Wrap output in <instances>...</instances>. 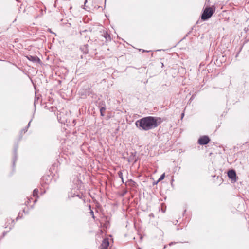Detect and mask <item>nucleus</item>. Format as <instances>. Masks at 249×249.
Here are the masks:
<instances>
[{
    "label": "nucleus",
    "mask_w": 249,
    "mask_h": 249,
    "mask_svg": "<svg viewBox=\"0 0 249 249\" xmlns=\"http://www.w3.org/2000/svg\"><path fill=\"white\" fill-rule=\"evenodd\" d=\"M162 122L160 117L146 116L137 120L135 124L139 130L146 131L157 127Z\"/></svg>",
    "instance_id": "obj_1"
},
{
    "label": "nucleus",
    "mask_w": 249,
    "mask_h": 249,
    "mask_svg": "<svg viewBox=\"0 0 249 249\" xmlns=\"http://www.w3.org/2000/svg\"><path fill=\"white\" fill-rule=\"evenodd\" d=\"M215 12L214 7H207L201 15V19L205 21L210 18Z\"/></svg>",
    "instance_id": "obj_2"
},
{
    "label": "nucleus",
    "mask_w": 249,
    "mask_h": 249,
    "mask_svg": "<svg viewBox=\"0 0 249 249\" xmlns=\"http://www.w3.org/2000/svg\"><path fill=\"white\" fill-rule=\"evenodd\" d=\"M210 141V139L208 136L204 135L199 138L198 140V143L200 145H206L208 144Z\"/></svg>",
    "instance_id": "obj_3"
},
{
    "label": "nucleus",
    "mask_w": 249,
    "mask_h": 249,
    "mask_svg": "<svg viewBox=\"0 0 249 249\" xmlns=\"http://www.w3.org/2000/svg\"><path fill=\"white\" fill-rule=\"evenodd\" d=\"M138 160V158L136 156V152H131L130 155L128 158V161L129 162H133L135 163Z\"/></svg>",
    "instance_id": "obj_4"
},
{
    "label": "nucleus",
    "mask_w": 249,
    "mask_h": 249,
    "mask_svg": "<svg viewBox=\"0 0 249 249\" xmlns=\"http://www.w3.org/2000/svg\"><path fill=\"white\" fill-rule=\"evenodd\" d=\"M109 245V242L108 238H105L102 240L100 249H108Z\"/></svg>",
    "instance_id": "obj_5"
},
{
    "label": "nucleus",
    "mask_w": 249,
    "mask_h": 249,
    "mask_svg": "<svg viewBox=\"0 0 249 249\" xmlns=\"http://www.w3.org/2000/svg\"><path fill=\"white\" fill-rule=\"evenodd\" d=\"M228 176L230 179L232 180H235L236 177L235 171L234 170H229L228 172Z\"/></svg>",
    "instance_id": "obj_6"
},
{
    "label": "nucleus",
    "mask_w": 249,
    "mask_h": 249,
    "mask_svg": "<svg viewBox=\"0 0 249 249\" xmlns=\"http://www.w3.org/2000/svg\"><path fill=\"white\" fill-rule=\"evenodd\" d=\"M28 60L33 62L39 61L40 59L36 56L29 55L27 56Z\"/></svg>",
    "instance_id": "obj_7"
},
{
    "label": "nucleus",
    "mask_w": 249,
    "mask_h": 249,
    "mask_svg": "<svg viewBox=\"0 0 249 249\" xmlns=\"http://www.w3.org/2000/svg\"><path fill=\"white\" fill-rule=\"evenodd\" d=\"M17 149H18V146H16L15 147L14 150V157H13V166L15 165V162L17 159Z\"/></svg>",
    "instance_id": "obj_8"
},
{
    "label": "nucleus",
    "mask_w": 249,
    "mask_h": 249,
    "mask_svg": "<svg viewBox=\"0 0 249 249\" xmlns=\"http://www.w3.org/2000/svg\"><path fill=\"white\" fill-rule=\"evenodd\" d=\"M80 49L84 53L87 54L89 52L88 44L84 45L80 47Z\"/></svg>",
    "instance_id": "obj_9"
},
{
    "label": "nucleus",
    "mask_w": 249,
    "mask_h": 249,
    "mask_svg": "<svg viewBox=\"0 0 249 249\" xmlns=\"http://www.w3.org/2000/svg\"><path fill=\"white\" fill-rule=\"evenodd\" d=\"M69 197H74L75 196L79 197L80 198H81V196L78 193H73L72 191L71 192L70 194H69Z\"/></svg>",
    "instance_id": "obj_10"
},
{
    "label": "nucleus",
    "mask_w": 249,
    "mask_h": 249,
    "mask_svg": "<svg viewBox=\"0 0 249 249\" xmlns=\"http://www.w3.org/2000/svg\"><path fill=\"white\" fill-rule=\"evenodd\" d=\"M104 36L106 39V40H111V37L109 34H108L107 32H105L104 33Z\"/></svg>",
    "instance_id": "obj_11"
},
{
    "label": "nucleus",
    "mask_w": 249,
    "mask_h": 249,
    "mask_svg": "<svg viewBox=\"0 0 249 249\" xmlns=\"http://www.w3.org/2000/svg\"><path fill=\"white\" fill-rule=\"evenodd\" d=\"M31 121H32V120H31L29 121V122L28 123V124H27V126L21 130V133H22V132L25 133L27 131L28 128L30 126V124H31Z\"/></svg>",
    "instance_id": "obj_12"
},
{
    "label": "nucleus",
    "mask_w": 249,
    "mask_h": 249,
    "mask_svg": "<svg viewBox=\"0 0 249 249\" xmlns=\"http://www.w3.org/2000/svg\"><path fill=\"white\" fill-rule=\"evenodd\" d=\"M130 185L132 187H136L137 183L132 179L129 180Z\"/></svg>",
    "instance_id": "obj_13"
},
{
    "label": "nucleus",
    "mask_w": 249,
    "mask_h": 249,
    "mask_svg": "<svg viewBox=\"0 0 249 249\" xmlns=\"http://www.w3.org/2000/svg\"><path fill=\"white\" fill-rule=\"evenodd\" d=\"M38 190L37 189H35L33 192V196L34 197H38Z\"/></svg>",
    "instance_id": "obj_14"
},
{
    "label": "nucleus",
    "mask_w": 249,
    "mask_h": 249,
    "mask_svg": "<svg viewBox=\"0 0 249 249\" xmlns=\"http://www.w3.org/2000/svg\"><path fill=\"white\" fill-rule=\"evenodd\" d=\"M106 110V108L105 107H102L100 109V112L101 115L104 116L105 115V112Z\"/></svg>",
    "instance_id": "obj_15"
},
{
    "label": "nucleus",
    "mask_w": 249,
    "mask_h": 249,
    "mask_svg": "<svg viewBox=\"0 0 249 249\" xmlns=\"http://www.w3.org/2000/svg\"><path fill=\"white\" fill-rule=\"evenodd\" d=\"M164 178H165V173H163L159 178L158 179V180L157 181V182L156 183V184H157L158 182L163 180Z\"/></svg>",
    "instance_id": "obj_16"
},
{
    "label": "nucleus",
    "mask_w": 249,
    "mask_h": 249,
    "mask_svg": "<svg viewBox=\"0 0 249 249\" xmlns=\"http://www.w3.org/2000/svg\"><path fill=\"white\" fill-rule=\"evenodd\" d=\"M118 175L119 177L120 178H121L122 182H124V179H123V176L122 172L121 171L118 172Z\"/></svg>",
    "instance_id": "obj_17"
},
{
    "label": "nucleus",
    "mask_w": 249,
    "mask_h": 249,
    "mask_svg": "<svg viewBox=\"0 0 249 249\" xmlns=\"http://www.w3.org/2000/svg\"><path fill=\"white\" fill-rule=\"evenodd\" d=\"M195 96H196V94L195 93L193 94L192 96H191V97L190 98L189 101H192L195 98Z\"/></svg>",
    "instance_id": "obj_18"
},
{
    "label": "nucleus",
    "mask_w": 249,
    "mask_h": 249,
    "mask_svg": "<svg viewBox=\"0 0 249 249\" xmlns=\"http://www.w3.org/2000/svg\"><path fill=\"white\" fill-rule=\"evenodd\" d=\"M90 214L92 216V217L93 218H94V212L93 211L91 210V211L90 212Z\"/></svg>",
    "instance_id": "obj_19"
},
{
    "label": "nucleus",
    "mask_w": 249,
    "mask_h": 249,
    "mask_svg": "<svg viewBox=\"0 0 249 249\" xmlns=\"http://www.w3.org/2000/svg\"><path fill=\"white\" fill-rule=\"evenodd\" d=\"M150 217H154V214L153 213H151L149 214Z\"/></svg>",
    "instance_id": "obj_20"
},
{
    "label": "nucleus",
    "mask_w": 249,
    "mask_h": 249,
    "mask_svg": "<svg viewBox=\"0 0 249 249\" xmlns=\"http://www.w3.org/2000/svg\"><path fill=\"white\" fill-rule=\"evenodd\" d=\"M29 201H31L30 199H28V200L27 202H25V205H27L28 204Z\"/></svg>",
    "instance_id": "obj_21"
},
{
    "label": "nucleus",
    "mask_w": 249,
    "mask_h": 249,
    "mask_svg": "<svg viewBox=\"0 0 249 249\" xmlns=\"http://www.w3.org/2000/svg\"><path fill=\"white\" fill-rule=\"evenodd\" d=\"M184 113H182L181 114V118H183V117H184Z\"/></svg>",
    "instance_id": "obj_22"
},
{
    "label": "nucleus",
    "mask_w": 249,
    "mask_h": 249,
    "mask_svg": "<svg viewBox=\"0 0 249 249\" xmlns=\"http://www.w3.org/2000/svg\"><path fill=\"white\" fill-rule=\"evenodd\" d=\"M238 55H239V53H237V54L236 55L235 57H237L238 56Z\"/></svg>",
    "instance_id": "obj_23"
},
{
    "label": "nucleus",
    "mask_w": 249,
    "mask_h": 249,
    "mask_svg": "<svg viewBox=\"0 0 249 249\" xmlns=\"http://www.w3.org/2000/svg\"><path fill=\"white\" fill-rule=\"evenodd\" d=\"M36 201H37V199H36L34 201V203H36Z\"/></svg>",
    "instance_id": "obj_24"
},
{
    "label": "nucleus",
    "mask_w": 249,
    "mask_h": 249,
    "mask_svg": "<svg viewBox=\"0 0 249 249\" xmlns=\"http://www.w3.org/2000/svg\"><path fill=\"white\" fill-rule=\"evenodd\" d=\"M146 52V51L144 50H143V52ZM149 51H147V52H148Z\"/></svg>",
    "instance_id": "obj_25"
},
{
    "label": "nucleus",
    "mask_w": 249,
    "mask_h": 249,
    "mask_svg": "<svg viewBox=\"0 0 249 249\" xmlns=\"http://www.w3.org/2000/svg\"><path fill=\"white\" fill-rule=\"evenodd\" d=\"M50 108L53 110V109L54 107H51Z\"/></svg>",
    "instance_id": "obj_26"
},
{
    "label": "nucleus",
    "mask_w": 249,
    "mask_h": 249,
    "mask_svg": "<svg viewBox=\"0 0 249 249\" xmlns=\"http://www.w3.org/2000/svg\"><path fill=\"white\" fill-rule=\"evenodd\" d=\"M87 2V0H85V4Z\"/></svg>",
    "instance_id": "obj_27"
},
{
    "label": "nucleus",
    "mask_w": 249,
    "mask_h": 249,
    "mask_svg": "<svg viewBox=\"0 0 249 249\" xmlns=\"http://www.w3.org/2000/svg\"><path fill=\"white\" fill-rule=\"evenodd\" d=\"M189 33H189V32H188V33H187V34L186 35V36H188V34H189Z\"/></svg>",
    "instance_id": "obj_28"
},
{
    "label": "nucleus",
    "mask_w": 249,
    "mask_h": 249,
    "mask_svg": "<svg viewBox=\"0 0 249 249\" xmlns=\"http://www.w3.org/2000/svg\"><path fill=\"white\" fill-rule=\"evenodd\" d=\"M137 249H141L140 248H138Z\"/></svg>",
    "instance_id": "obj_29"
}]
</instances>
